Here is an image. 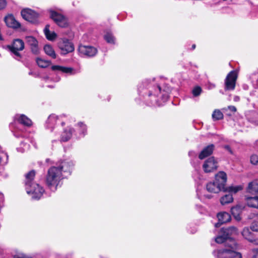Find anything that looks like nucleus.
Segmentation results:
<instances>
[{
    "instance_id": "nucleus-1",
    "label": "nucleus",
    "mask_w": 258,
    "mask_h": 258,
    "mask_svg": "<svg viewBox=\"0 0 258 258\" xmlns=\"http://www.w3.org/2000/svg\"><path fill=\"white\" fill-rule=\"evenodd\" d=\"M74 164L72 161H64L58 166H53L48 171L46 182L48 187L52 191L56 190L60 181L63 179V173L70 172Z\"/></svg>"
},
{
    "instance_id": "nucleus-2",
    "label": "nucleus",
    "mask_w": 258,
    "mask_h": 258,
    "mask_svg": "<svg viewBox=\"0 0 258 258\" xmlns=\"http://www.w3.org/2000/svg\"><path fill=\"white\" fill-rule=\"evenodd\" d=\"M35 175L34 171L32 170L26 175V190L27 193L34 200L39 199L42 196L44 190L38 184L32 182Z\"/></svg>"
},
{
    "instance_id": "nucleus-3",
    "label": "nucleus",
    "mask_w": 258,
    "mask_h": 258,
    "mask_svg": "<svg viewBox=\"0 0 258 258\" xmlns=\"http://www.w3.org/2000/svg\"><path fill=\"white\" fill-rule=\"evenodd\" d=\"M230 243H226V247L216 249L213 252L217 258H242L240 252L236 251L238 245L234 239L230 240Z\"/></svg>"
},
{
    "instance_id": "nucleus-4",
    "label": "nucleus",
    "mask_w": 258,
    "mask_h": 258,
    "mask_svg": "<svg viewBox=\"0 0 258 258\" xmlns=\"http://www.w3.org/2000/svg\"><path fill=\"white\" fill-rule=\"evenodd\" d=\"M227 181V175L223 171H220L215 175V180L207 184L206 189L208 191L217 194L221 191H224Z\"/></svg>"
},
{
    "instance_id": "nucleus-5",
    "label": "nucleus",
    "mask_w": 258,
    "mask_h": 258,
    "mask_svg": "<svg viewBox=\"0 0 258 258\" xmlns=\"http://www.w3.org/2000/svg\"><path fill=\"white\" fill-rule=\"evenodd\" d=\"M50 18L59 27L65 28L69 26L68 19L61 14H59L53 10H50Z\"/></svg>"
},
{
    "instance_id": "nucleus-6",
    "label": "nucleus",
    "mask_w": 258,
    "mask_h": 258,
    "mask_svg": "<svg viewBox=\"0 0 258 258\" xmlns=\"http://www.w3.org/2000/svg\"><path fill=\"white\" fill-rule=\"evenodd\" d=\"M21 16L23 19L32 23L37 22L38 14L30 9H24L21 11Z\"/></svg>"
},
{
    "instance_id": "nucleus-7",
    "label": "nucleus",
    "mask_w": 258,
    "mask_h": 258,
    "mask_svg": "<svg viewBox=\"0 0 258 258\" xmlns=\"http://www.w3.org/2000/svg\"><path fill=\"white\" fill-rule=\"evenodd\" d=\"M58 47L61 50V53L62 54H66L74 50L73 44L67 39L61 40L58 42Z\"/></svg>"
},
{
    "instance_id": "nucleus-8",
    "label": "nucleus",
    "mask_w": 258,
    "mask_h": 258,
    "mask_svg": "<svg viewBox=\"0 0 258 258\" xmlns=\"http://www.w3.org/2000/svg\"><path fill=\"white\" fill-rule=\"evenodd\" d=\"M8 47L15 55L19 57L20 54L18 51L24 49V43L22 40L16 39L14 40L12 45H9Z\"/></svg>"
},
{
    "instance_id": "nucleus-9",
    "label": "nucleus",
    "mask_w": 258,
    "mask_h": 258,
    "mask_svg": "<svg viewBox=\"0 0 258 258\" xmlns=\"http://www.w3.org/2000/svg\"><path fill=\"white\" fill-rule=\"evenodd\" d=\"M203 168L206 173L213 172L218 168V162L214 157H210L205 161Z\"/></svg>"
},
{
    "instance_id": "nucleus-10",
    "label": "nucleus",
    "mask_w": 258,
    "mask_h": 258,
    "mask_svg": "<svg viewBox=\"0 0 258 258\" xmlns=\"http://www.w3.org/2000/svg\"><path fill=\"white\" fill-rule=\"evenodd\" d=\"M237 79V74L234 71L230 72L225 79V89L234 90L235 87V83Z\"/></svg>"
},
{
    "instance_id": "nucleus-11",
    "label": "nucleus",
    "mask_w": 258,
    "mask_h": 258,
    "mask_svg": "<svg viewBox=\"0 0 258 258\" xmlns=\"http://www.w3.org/2000/svg\"><path fill=\"white\" fill-rule=\"evenodd\" d=\"M78 49L81 54L89 57L94 56L97 52V49L91 46L80 45Z\"/></svg>"
},
{
    "instance_id": "nucleus-12",
    "label": "nucleus",
    "mask_w": 258,
    "mask_h": 258,
    "mask_svg": "<svg viewBox=\"0 0 258 258\" xmlns=\"http://www.w3.org/2000/svg\"><path fill=\"white\" fill-rule=\"evenodd\" d=\"M4 21L9 27L14 29L19 28L21 26L20 23L15 19L12 14H8L4 19Z\"/></svg>"
},
{
    "instance_id": "nucleus-13",
    "label": "nucleus",
    "mask_w": 258,
    "mask_h": 258,
    "mask_svg": "<svg viewBox=\"0 0 258 258\" xmlns=\"http://www.w3.org/2000/svg\"><path fill=\"white\" fill-rule=\"evenodd\" d=\"M25 39L26 42L31 46L32 52L37 54L39 52V48L37 40L32 36H27Z\"/></svg>"
},
{
    "instance_id": "nucleus-14",
    "label": "nucleus",
    "mask_w": 258,
    "mask_h": 258,
    "mask_svg": "<svg viewBox=\"0 0 258 258\" xmlns=\"http://www.w3.org/2000/svg\"><path fill=\"white\" fill-rule=\"evenodd\" d=\"M244 207L245 206L243 205L238 204L231 208V213L237 221L241 220L240 215Z\"/></svg>"
},
{
    "instance_id": "nucleus-15",
    "label": "nucleus",
    "mask_w": 258,
    "mask_h": 258,
    "mask_svg": "<svg viewBox=\"0 0 258 258\" xmlns=\"http://www.w3.org/2000/svg\"><path fill=\"white\" fill-rule=\"evenodd\" d=\"M215 146L213 144H211L205 147L201 152L199 155L200 159H203L211 155L214 151Z\"/></svg>"
},
{
    "instance_id": "nucleus-16",
    "label": "nucleus",
    "mask_w": 258,
    "mask_h": 258,
    "mask_svg": "<svg viewBox=\"0 0 258 258\" xmlns=\"http://www.w3.org/2000/svg\"><path fill=\"white\" fill-rule=\"evenodd\" d=\"M245 201L248 207L258 209V196L253 197L245 196Z\"/></svg>"
},
{
    "instance_id": "nucleus-17",
    "label": "nucleus",
    "mask_w": 258,
    "mask_h": 258,
    "mask_svg": "<svg viewBox=\"0 0 258 258\" xmlns=\"http://www.w3.org/2000/svg\"><path fill=\"white\" fill-rule=\"evenodd\" d=\"M222 233L226 234L229 238L230 236L237 235L239 234L238 229L235 226H231L227 228H222Z\"/></svg>"
},
{
    "instance_id": "nucleus-18",
    "label": "nucleus",
    "mask_w": 258,
    "mask_h": 258,
    "mask_svg": "<svg viewBox=\"0 0 258 258\" xmlns=\"http://www.w3.org/2000/svg\"><path fill=\"white\" fill-rule=\"evenodd\" d=\"M241 234L244 238L251 242H253L255 240L253 233L250 231V229L248 227H245L243 228L241 232Z\"/></svg>"
},
{
    "instance_id": "nucleus-19",
    "label": "nucleus",
    "mask_w": 258,
    "mask_h": 258,
    "mask_svg": "<svg viewBox=\"0 0 258 258\" xmlns=\"http://www.w3.org/2000/svg\"><path fill=\"white\" fill-rule=\"evenodd\" d=\"M233 239L232 238H229L226 234L222 233V229L220 230L219 235L216 237L215 241L218 243H225V246L226 247V243H230V240Z\"/></svg>"
},
{
    "instance_id": "nucleus-20",
    "label": "nucleus",
    "mask_w": 258,
    "mask_h": 258,
    "mask_svg": "<svg viewBox=\"0 0 258 258\" xmlns=\"http://www.w3.org/2000/svg\"><path fill=\"white\" fill-rule=\"evenodd\" d=\"M217 217L219 220V223L220 224L227 223L231 220V216L230 214L226 212L218 213Z\"/></svg>"
},
{
    "instance_id": "nucleus-21",
    "label": "nucleus",
    "mask_w": 258,
    "mask_h": 258,
    "mask_svg": "<svg viewBox=\"0 0 258 258\" xmlns=\"http://www.w3.org/2000/svg\"><path fill=\"white\" fill-rule=\"evenodd\" d=\"M44 32L46 38L50 41H53L56 38L57 35L53 31H50L49 30V25H46L44 29Z\"/></svg>"
},
{
    "instance_id": "nucleus-22",
    "label": "nucleus",
    "mask_w": 258,
    "mask_h": 258,
    "mask_svg": "<svg viewBox=\"0 0 258 258\" xmlns=\"http://www.w3.org/2000/svg\"><path fill=\"white\" fill-rule=\"evenodd\" d=\"M15 117L17 119H18V121L20 123H22L24 125L29 126L32 124L31 120L25 115H17Z\"/></svg>"
},
{
    "instance_id": "nucleus-23",
    "label": "nucleus",
    "mask_w": 258,
    "mask_h": 258,
    "mask_svg": "<svg viewBox=\"0 0 258 258\" xmlns=\"http://www.w3.org/2000/svg\"><path fill=\"white\" fill-rule=\"evenodd\" d=\"M233 202V198L231 194H226L220 199V203L223 205H226L230 204Z\"/></svg>"
},
{
    "instance_id": "nucleus-24",
    "label": "nucleus",
    "mask_w": 258,
    "mask_h": 258,
    "mask_svg": "<svg viewBox=\"0 0 258 258\" xmlns=\"http://www.w3.org/2000/svg\"><path fill=\"white\" fill-rule=\"evenodd\" d=\"M247 191L249 193L253 192H258V179L254 180L248 184Z\"/></svg>"
},
{
    "instance_id": "nucleus-25",
    "label": "nucleus",
    "mask_w": 258,
    "mask_h": 258,
    "mask_svg": "<svg viewBox=\"0 0 258 258\" xmlns=\"http://www.w3.org/2000/svg\"><path fill=\"white\" fill-rule=\"evenodd\" d=\"M51 69L53 71H59L65 73H71L73 71L72 68L63 67L60 66H53Z\"/></svg>"
},
{
    "instance_id": "nucleus-26",
    "label": "nucleus",
    "mask_w": 258,
    "mask_h": 258,
    "mask_svg": "<svg viewBox=\"0 0 258 258\" xmlns=\"http://www.w3.org/2000/svg\"><path fill=\"white\" fill-rule=\"evenodd\" d=\"M242 188L243 187L241 185L230 186L226 188L225 187L224 191L236 194L238 191L242 190Z\"/></svg>"
},
{
    "instance_id": "nucleus-27",
    "label": "nucleus",
    "mask_w": 258,
    "mask_h": 258,
    "mask_svg": "<svg viewBox=\"0 0 258 258\" xmlns=\"http://www.w3.org/2000/svg\"><path fill=\"white\" fill-rule=\"evenodd\" d=\"M73 130L69 128L64 131L62 134L61 140L63 142L68 141L72 137Z\"/></svg>"
},
{
    "instance_id": "nucleus-28",
    "label": "nucleus",
    "mask_w": 258,
    "mask_h": 258,
    "mask_svg": "<svg viewBox=\"0 0 258 258\" xmlns=\"http://www.w3.org/2000/svg\"><path fill=\"white\" fill-rule=\"evenodd\" d=\"M44 50L46 54L52 57L53 58L56 57L55 53L52 47L50 45H46L44 47Z\"/></svg>"
},
{
    "instance_id": "nucleus-29",
    "label": "nucleus",
    "mask_w": 258,
    "mask_h": 258,
    "mask_svg": "<svg viewBox=\"0 0 258 258\" xmlns=\"http://www.w3.org/2000/svg\"><path fill=\"white\" fill-rule=\"evenodd\" d=\"M36 62L39 67L41 68H46L50 64V61L44 60L40 58H38L36 59Z\"/></svg>"
},
{
    "instance_id": "nucleus-30",
    "label": "nucleus",
    "mask_w": 258,
    "mask_h": 258,
    "mask_svg": "<svg viewBox=\"0 0 258 258\" xmlns=\"http://www.w3.org/2000/svg\"><path fill=\"white\" fill-rule=\"evenodd\" d=\"M212 118L213 120H220L223 118V114L219 110H215L212 114Z\"/></svg>"
},
{
    "instance_id": "nucleus-31",
    "label": "nucleus",
    "mask_w": 258,
    "mask_h": 258,
    "mask_svg": "<svg viewBox=\"0 0 258 258\" xmlns=\"http://www.w3.org/2000/svg\"><path fill=\"white\" fill-rule=\"evenodd\" d=\"M104 39L108 43H114V38L112 34L110 33H107L104 35Z\"/></svg>"
},
{
    "instance_id": "nucleus-32",
    "label": "nucleus",
    "mask_w": 258,
    "mask_h": 258,
    "mask_svg": "<svg viewBox=\"0 0 258 258\" xmlns=\"http://www.w3.org/2000/svg\"><path fill=\"white\" fill-rule=\"evenodd\" d=\"M58 120V116L55 114L50 115L48 118V122L50 124H55L57 123V121Z\"/></svg>"
},
{
    "instance_id": "nucleus-33",
    "label": "nucleus",
    "mask_w": 258,
    "mask_h": 258,
    "mask_svg": "<svg viewBox=\"0 0 258 258\" xmlns=\"http://www.w3.org/2000/svg\"><path fill=\"white\" fill-rule=\"evenodd\" d=\"M201 92L202 89L201 87L199 86L195 87L192 91V94L195 97L199 96L201 94Z\"/></svg>"
},
{
    "instance_id": "nucleus-34",
    "label": "nucleus",
    "mask_w": 258,
    "mask_h": 258,
    "mask_svg": "<svg viewBox=\"0 0 258 258\" xmlns=\"http://www.w3.org/2000/svg\"><path fill=\"white\" fill-rule=\"evenodd\" d=\"M250 163L253 165L258 164V156L256 154H253L250 156Z\"/></svg>"
},
{
    "instance_id": "nucleus-35",
    "label": "nucleus",
    "mask_w": 258,
    "mask_h": 258,
    "mask_svg": "<svg viewBox=\"0 0 258 258\" xmlns=\"http://www.w3.org/2000/svg\"><path fill=\"white\" fill-rule=\"evenodd\" d=\"M250 229L253 231L258 232V220L253 221L251 226Z\"/></svg>"
},
{
    "instance_id": "nucleus-36",
    "label": "nucleus",
    "mask_w": 258,
    "mask_h": 258,
    "mask_svg": "<svg viewBox=\"0 0 258 258\" xmlns=\"http://www.w3.org/2000/svg\"><path fill=\"white\" fill-rule=\"evenodd\" d=\"M7 5L6 0H0V10L4 9Z\"/></svg>"
},
{
    "instance_id": "nucleus-37",
    "label": "nucleus",
    "mask_w": 258,
    "mask_h": 258,
    "mask_svg": "<svg viewBox=\"0 0 258 258\" xmlns=\"http://www.w3.org/2000/svg\"><path fill=\"white\" fill-rule=\"evenodd\" d=\"M14 258H31L27 256L26 254L23 253H19L18 254L15 255Z\"/></svg>"
},
{
    "instance_id": "nucleus-38",
    "label": "nucleus",
    "mask_w": 258,
    "mask_h": 258,
    "mask_svg": "<svg viewBox=\"0 0 258 258\" xmlns=\"http://www.w3.org/2000/svg\"><path fill=\"white\" fill-rule=\"evenodd\" d=\"M252 258H258V249L252 250Z\"/></svg>"
},
{
    "instance_id": "nucleus-39",
    "label": "nucleus",
    "mask_w": 258,
    "mask_h": 258,
    "mask_svg": "<svg viewBox=\"0 0 258 258\" xmlns=\"http://www.w3.org/2000/svg\"><path fill=\"white\" fill-rule=\"evenodd\" d=\"M78 125L82 128L83 130V133H84V131L86 130V127L85 125H84L83 123L80 122L78 123Z\"/></svg>"
},
{
    "instance_id": "nucleus-40",
    "label": "nucleus",
    "mask_w": 258,
    "mask_h": 258,
    "mask_svg": "<svg viewBox=\"0 0 258 258\" xmlns=\"http://www.w3.org/2000/svg\"><path fill=\"white\" fill-rule=\"evenodd\" d=\"M228 109L233 112H235L236 111V108L234 106H228Z\"/></svg>"
},
{
    "instance_id": "nucleus-41",
    "label": "nucleus",
    "mask_w": 258,
    "mask_h": 258,
    "mask_svg": "<svg viewBox=\"0 0 258 258\" xmlns=\"http://www.w3.org/2000/svg\"><path fill=\"white\" fill-rule=\"evenodd\" d=\"M224 148L225 149H226L227 151H228L231 154H232V151L230 148V147L228 146V145H226L224 147Z\"/></svg>"
},
{
    "instance_id": "nucleus-42",
    "label": "nucleus",
    "mask_w": 258,
    "mask_h": 258,
    "mask_svg": "<svg viewBox=\"0 0 258 258\" xmlns=\"http://www.w3.org/2000/svg\"><path fill=\"white\" fill-rule=\"evenodd\" d=\"M234 100H235V101L238 100H239V97H237V96L235 97L234 98Z\"/></svg>"
},
{
    "instance_id": "nucleus-43",
    "label": "nucleus",
    "mask_w": 258,
    "mask_h": 258,
    "mask_svg": "<svg viewBox=\"0 0 258 258\" xmlns=\"http://www.w3.org/2000/svg\"><path fill=\"white\" fill-rule=\"evenodd\" d=\"M195 47H196V45H195V44L192 45V49H195Z\"/></svg>"
},
{
    "instance_id": "nucleus-44",
    "label": "nucleus",
    "mask_w": 258,
    "mask_h": 258,
    "mask_svg": "<svg viewBox=\"0 0 258 258\" xmlns=\"http://www.w3.org/2000/svg\"><path fill=\"white\" fill-rule=\"evenodd\" d=\"M2 39H3L1 35L0 34V40H2Z\"/></svg>"
},
{
    "instance_id": "nucleus-45",
    "label": "nucleus",
    "mask_w": 258,
    "mask_h": 258,
    "mask_svg": "<svg viewBox=\"0 0 258 258\" xmlns=\"http://www.w3.org/2000/svg\"><path fill=\"white\" fill-rule=\"evenodd\" d=\"M219 224V223H217L216 225H215V226L216 227H218V225Z\"/></svg>"
},
{
    "instance_id": "nucleus-46",
    "label": "nucleus",
    "mask_w": 258,
    "mask_h": 258,
    "mask_svg": "<svg viewBox=\"0 0 258 258\" xmlns=\"http://www.w3.org/2000/svg\"><path fill=\"white\" fill-rule=\"evenodd\" d=\"M0 196H1V197H2V195L1 194H0Z\"/></svg>"
}]
</instances>
